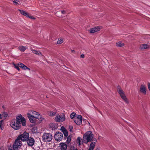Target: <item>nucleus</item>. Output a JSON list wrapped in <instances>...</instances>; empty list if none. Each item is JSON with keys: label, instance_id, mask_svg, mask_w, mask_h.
Returning a JSON list of instances; mask_svg holds the SVG:
<instances>
[{"label": "nucleus", "instance_id": "17", "mask_svg": "<svg viewBox=\"0 0 150 150\" xmlns=\"http://www.w3.org/2000/svg\"><path fill=\"white\" fill-rule=\"evenodd\" d=\"M18 65L21 68L23 69H28L29 71L30 70V68H28L27 66L24 65L23 64L19 62L18 63Z\"/></svg>", "mask_w": 150, "mask_h": 150}, {"label": "nucleus", "instance_id": "32", "mask_svg": "<svg viewBox=\"0 0 150 150\" xmlns=\"http://www.w3.org/2000/svg\"><path fill=\"white\" fill-rule=\"evenodd\" d=\"M14 1H13V2L15 5L18 4V0H14Z\"/></svg>", "mask_w": 150, "mask_h": 150}, {"label": "nucleus", "instance_id": "28", "mask_svg": "<svg viewBox=\"0 0 150 150\" xmlns=\"http://www.w3.org/2000/svg\"><path fill=\"white\" fill-rule=\"evenodd\" d=\"M81 138L80 137H78L77 139V142L79 143V145L80 146L81 145Z\"/></svg>", "mask_w": 150, "mask_h": 150}, {"label": "nucleus", "instance_id": "19", "mask_svg": "<svg viewBox=\"0 0 150 150\" xmlns=\"http://www.w3.org/2000/svg\"><path fill=\"white\" fill-rule=\"evenodd\" d=\"M67 145L64 143L60 144V148L61 150H66L67 148Z\"/></svg>", "mask_w": 150, "mask_h": 150}, {"label": "nucleus", "instance_id": "26", "mask_svg": "<svg viewBox=\"0 0 150 150\" xmlns=\"http://www.w3.org/2000/svg\"><path fill=\"white\" fill-rule=\"evenodd\" d=\"M4 127V122L3 120L0 121V128L2 129Z\"/></svg>", "mask_w": 150, "mask_h": 150}, {"label": "nucleus", "instance_id": "3", "mask_svg": "<svg viewBox=\"0 0 150 150\" xmlns=\"http://www.w3.org/2000/svg\"><path fill=\"white\" fill-rule=\"evenodd\" d=\"M16 120L19 123L22 124V126H25L26 125L25 118L21 114H18L16 116Z\"/></svg>", "mask_w": 150, "mask_h": 150}, {"label": "nucleus", "instance_id": "30", "mask_svg": "<svg viewBox=\"0 0 150 150\" xmlns=\"http://www.w3.org/2000/svg\"><path fill=\"white\" fill-rule=\"evenodd\" d=\"M76 113L75 112H72L70 115V118L71 119H72L74 118V116L76 115Z\"/></svg>", "mask_w": 150, "mask_h": 150}, {"label": "nucleus", "instance_id": "1", "mask_svg": "<svg viewBox=\"0 0 150 150\" xmlns=\"http://www.w3.org/2000/svg\"><path fill=\"white\" fill-rule=\"evenodd\" d=\"M93 134L91 131L87 132L83 135V140L85 143L87 144L92 140L93 138Z\"/></svg>", "mask_w": 150, "mask_h": 150}, {"label": "nucleus", "instance_id": "34", "mask_svg": "<svg viewBox=\"0 0 150 150\" xmlns=\"http://www.w3.org/2000/svg\"><path fill=\"white\" fill-rule=\"evenodd\" d=\"M147 87L149 90L150 91V83L149 82L147 83Z\"/></svg>", "mask_w": 150, "mask_h": 150}, {"label": "nucleus", "instance_id": "36", "mask_svg": "<svg viewBox=\"0 0 150 150\" xmlns=\"http://www.w3.org/2000/svg\"><path fill=\"white\" fill-rule=\"evenodd\" d=\"M84 57H85L84 55L83 54H81V58H84Z\"/></svg>", "mask_w": 150, "mask_h": 150}, {"label": "nucleus", "instance_id": "15", "mask_svg": "<svg viewBox=\"0 0 150 150\" xmlns=\"http://www.w3.org/2000/svg\"><path fill=\"white\" fill-rule=\"evenodd\" d=\"M101 28L99 26L91 28L89 30V32L90 33H93L95 32L99 31Z\"/></svg>", "mask_w": 150, "mask_h": 150}, {"label": "nucleus", "instance_id": "35", "mask_svg": "<svg viewBox=\"0 0 150 150\" xmlns=\"http://www.w3.org/2000/svg\"><path fill=\"white\" fill-rule=\"evenodd\" d=\"M61 13L62 14H65L66 13V11H64V10H63V11H61Z\"/></svg>", "mask_w": 150, "mask_h": 150}, {"label": "nucleus", "instance_id": "5", "mask_svg": "<svg viewBox=\"0 0 150 150\" xmlns=\"http://www.w3.org/2000/svg\"><path fill=\"white\" fill-rule=\"evenodd\" d=\"M33 112H33L32 113L33 114V116L34 117V119H33V120L35 121V123L36 122V119H38L40 121L44 120V118L38 112L35 111H34V112Z\"/></svg>", "mask_w": 150, "mask_h": 150}, {"label": "nucleus", "instance_id": "22", "mask_svg": "<svg viewBox=\"0 0 150 150\" xmlns=\"http://www.w3.org/2000/svg\"><path fill=\"white\" fill-rule=\"evenodd\" d=\"M31 50L32 51L33 53L34 54L38 55L39 56H41L42 55L40 51H38L33 49H31Z\"/></svg>", "mask_w": 150, "mask_h": 150}, {"label": "nucleus", "instance_id": "31", "mask_svg": "<svg viewBox=\"0 0 150 150\" xmlns=\"http://www.w3.org/2000/svg\"><path fill=\"white\" fill-rule=\"evenodd\" d=\"M27 17L29 18L30 19H32L35 20V18L34 17H33L32 16L30 15L28 13V15H27Z\"/></svg>", "mask_w": 150, "mask_h": 150}, {"label": "nucleus", "instance_id": "11", "mask_svg": "<svg viewBox=\"0 0 150 150\" xmlns=\"http://www.w3.org/2000/svg\"><path fill=\"white\" fill-rule=\"evenodd\" d=\"M63 135L61 132H56L54 134V138L57 141H61L63 138Z\"/></svg>", "mask_w": 150, "mask_h": 150}, {"label": "nucleus", "instance_id": "6", "mask_svg": "<svg viewBox=\"0 0 150 150\" xmlns=\"http://www.w3.org/2000/svg\"><path fill=\"white\" fill-rule=\"evenodd\" d=\"M52 134L50 133H45L42 136V139L46 142H50L52 140Z\"/></svg>", "mask_w": 150, "mask_h": 150}, {"label": "nucleus", "instance_id": "8", "mask_svg": "<svg viewBox=\"0 0 150 150\" xmlns=\"http://www.w3.org/2000/svg\"><path fill=\"white\" fill-rule=\"evenodd\" d=\"M18 138V139H21L23 141H26L29 138V134L24 132L23 134L19 136Z\"/></svg>", "mask_w": 150, "mask_h": 150}, {"label": "nucleus", "instance_id": "4", "mask_svg": "<svg viewBox=\"0 0 150 150\" xmlns=\"http://www.w3.org/2000/svg\"><path fill=\"white\" fill-rule=\"evenodd\" d=\"M10 126L15 130H18L21 128V125L15 119L11 120L10 123Z\"/></svg>", "mask_w": 150, "mask_h": 150}, {"label": "nucleus", "instance_id": "29", "mask_svg": "<svg viewBox=\"0 0 150 150\" xmlns=\"http://www.w3.org/2000/svg\"><path fill=\"white\" fill-rule=\"evenodd\" d=\"M13 65L15 67L16 69H17L19 71L20 69L19 68V67L18 65V64H15L14 63L13 64Z\"/></svg>", "mask_w": 150, "mask_h": 150}, {"label": "nucleus", "instance_id": "16", "mask_svg": "<svg viewBox=\"0 0 150 150\" xmlns=\"http://www.w3.org/2000/svg\"><path fill=\"white\" fill-rule=\"evenodd\" d=\"M93 142H92L90 144L89 146V148L88 150H93L95 146V144L96 142V139H94L93 140Z\"/></svg>", "mask_w": 150, "mask_h": 150}, {"label": "nucleus", "instance_id": "33", "mask_svg": "<svg viewBox=\"0 0 150 150\" xmlns=\"http://www.w3.org/2000/svg\"><path fill=\"white\" fill-rule=\"evenodd\" d=\"M71 140V137L70 136L68 137L67 139V141L68 142H70Z\"/></svg>", "mask_w": 150, "mask_h": 150}, {"label": "nucleus", "instance_id": "21", "mask_svg": "<svg viewBox=\"0 0 150 150\" xmlns=\"http://www.w3.org/2000/svg\"><path fill=\"white\" fill-rule=\"evenodd\" d=\"M27 47L26 46H21L18 47V49L21 52H24L26 50Z\"/></svg>", "mask_w": 150, "mask_h": 150}, {"label": "nucleus", "instance_id": "25", "mask_svg": "<svg viewBox=\"0 0 150 150\" xmlns=\"http://www.w3.org/2000/svg\"><path fill=\"white\" fill-rule=\"evenodd\" d=\"M64 42L63 39L62 38H59L57 42V43L61 44Z\"/></svg>", "mask_w": 150, "mask_h": 150}, {"label": "nucleus", "instance_id": "39", "mask_svg": "<svg viewBox=\"0 0 150 150\" xmlns=\"http://www.w3.org/2000/svg\"><path fill=\"white\" fill-rule=\"evenodd\" d=\"M2 118V116L0 114V119H1Z\"/></svg>", "mask_w": 150, "mask_h": 150}, {"label": "nucleus", "instance_id": "9", "mask_svg": "<svg viewBox=\"0 0 150 150\" xmlns=\"http://www.w3.org/2000/svg\"><path fill=\"white\" fill-rule=\"evenodd\" d=\"M22 145L21 142L20 140L18 139H16L13 144V148L14 150H17L18 148L20 147Z\"/></svg>", "mask_w": 150, "mask_h": 150}, {"label": "nucleus", "instance_id": "24", "mask_svg": "<svg viewBox=\"0 0 150 150\" xmlns=\"http://www.w3.org/2000/svg\"><path fill=\"white\" fill-rule=\"evenodd\" d=\"M56 113V111H51L48 112V114L51 116H53L55 115Z\"/></svg>", "mask_w": 150, "mask_h": 150}, {"label": "nucleus", "instance_id": "23", "mask_svg": "<svg viewBox=\"0 0 150 150\" xmlns=\"http://www.w3.org/2000/svg\"><path fill=\"white\" fill-rule=\"evenodd\" d=\"M116 45L117 47H121L124 46V44L120 42H119L116 43Z\"/></svg>", "mask_w": 150, "mask_h": 150}, {"label": "nucleus", "instance_id": "18", "mask_svg": "<svg viewBox=\"0 0 150 150\" xmlns=\"http://www.w3.org/2000/svg\"><path fill=\"white\" fill-rule=\"evenodd\" d=\"M150 47V46L147 44H142L140 45L139 48L141 50H144Z\"/></svg>", "mask_w": 150, "mask_h": 150}, {"label": "nucleus", "instance_id": "41", "mask_svg": "<svg viewBox=\"0 0 150 150\" xmlns=\"http://www.w3.org/2000/svg\"><path fill=\"white\" fill-rule=\"evenodd\" d=\"M74 150H78L77 149H75Z\"/></svg>", "mask_w": 150, "mask_h": 150}, {"label": "nucleus", "instance_id": "40", "mask_svg": "<svg viewBox=\"0 0 150 150\" xmlns=\"http://www.w3.org/2000/svg\"><path fill=\"white\" fill-rule=\"evenodd\" d=\"M7 114L5 113L4 117H7Z\"/></svg>", "mask_w": 150, "mask_h": 150}, {"label": "nucleus", "instance_id": "20", "mask_svg": "<svg viewBox=\"0 0 150 150\" xmlns=\"http://www.w3.org/2000/svg\"><path fill=\"white\" fill-rule=\"evenodd\" d=\"M18 11L20 12V13L22 15L26 16L28 15V13L25 11L21 9H18Z\"/></svg>", "mask_w": 150, "mask_h": 150}, {"label": "nucleus", "instance_id": "42", "mask_svg": "<svg viewBox=\"0 0 150 150\" xmlns=\"http://www.w3.org/2000/svg\"><path fill=\"white\" fill-rule=\"evenodd\" d=\"M96 150H99L98 149H96Z\"/></svg>", "mask_w": 150, "mask_h": 150}, {"label": "nucleus", "instance_id": "10", "mask_svg": "<svg viewBox=\"0 0 150 150\" xmlns=\"http://www.w3.org/2000/svg\"><path fill=\"white\" fill-rule=\"evenodd\" d=\"M74 121L77 125H80L82 122V117L80 115H77L74 118Z\"/></svg>", "mask_w": 150, "mask_h": 150}, {"label": "nucleus", "instance_id": "13", "mask_svg": "<svg viewBox=\"0 0 150 150\" xmlns=\"http://www.w3.org/2000/svg\"><path fill=\"white\" fill-rule=\"evenodd\" d=\"M147 89L146 86L144 83L142 84L139 88V92L142 94L146 95L147 93Z\"/></svg>", "mask_w": 150, "mask_h": 150}, {"label": "nucleus", "instance_id": "27", "mask_svg": "<svg viewBox=\"0 0 150 150\" xmlns=\"http://www.w3.org/2000/svg\"><path fill=\"white\" fill-rule=\"evenodd\" d=\"M63 132L64 133V136L67 137L68 136V133L67 131L64 129L63 130Z\"/></svg>", "mask_w": 150, "mask_h": 150}, {"label": "nucleus", "instance_id": "37", "mask_svg": "<svg viewBox=\"0 0 150 150\" xmlns=\"http://www.w3.org/2000/svg\"><path fill=\"white\" fill-rule=\"evenodd\" d=\"M72 126H70L69 127V129H70V131H71V129H72Z\"/></svg>", "mask_w": 150, "mask_h": 150}, {"label": "nucleus", "instance_id": "12", "mask_svg": "<svg viewBox=\"0 0 150 150\" xmlns=\"http://www.w3.org/2000/svg\"><path fill=\"white\" fill-rule=\"evenodd\" d=\"M34 110H30L28 111L27 113V116L30 122L32 123H35V121L33 120L34 117L33 116V114L31 112H33Z\"/></svg>", "mask_w": 150, "mask_h": 150}, {"label": "nucleus", "instance_id": "2", "mask_svg": "<svg viewBox=\"0 0 150 150\" xmlns=\"http://www.w3.org/2000/svg\"><path fill=\"white\" fill-rule=\"evenodd\" d=\"M117 90L120 96L125 103L127 104L129 103V102L128 100L126 97L125 93L120 86L117 87Z\"/></svg>", "mask_w": 150, "mask_h": 150}, {"label": "nucleus", "instance_id": "38", "mask_svg": "<svg viewBox=\"0 0 150 150\" xmlns=\"http://www.w3.org/2000/svg\"><path fill=\"white\" fill-rule=\"evenodd\" d=\"M71 52L73 53H75V51L74 50H71Z\"/></svg>", "mask_w": 150, "mask_h": 150}, {"label": "nucleus", "instance_id": "7", "mask_svg": "<svg viewBox=\"0 0 150 150\" xmlns=\"http://www.w3.org/2000/svg\"><path fill=\"white\" fill-rule=\"evenodd\" d=\"M55 120L57 122H62L65 120V115L62 113L61 115L57 114L55 117Z\"/></svg>", "mask_w": 150, "mask_h": 150}, {"label": "nucleus", "instance_id": "14", "mask_svg": "<svg viewBox=\"0 0 150 150\" xmlns=\"http://www.w3.org/2000/svg\"><path fill=\"white\" fill-rule=\"evenodd\" d=\"M28 145L30 146H32L34 144L35 140L33 138L29 137L26 141Z\"/></svg>", "mask_w": 150, "mask_h": 150}]
</instances>
